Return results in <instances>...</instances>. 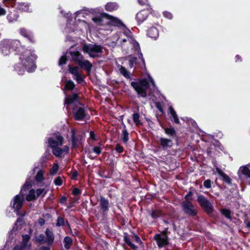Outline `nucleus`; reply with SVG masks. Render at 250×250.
Here are the masks:
<instances>
[{"label": "nucleus", "mask_w": 250, "mask_h": 250, "mask_svg": "<svg viewBox=\"0 0 250 250\" xmlns=\"http://www.w3.org/2000/svg\"><path fill=\"white\" fill-rule=\"evenodd\" d=\"M12 51L17 50L19 55L20 63L15 66V70L19 75L23 74L25 70L28 72H32L35 71L36 66L35 61L36 56L31 50L25 49L24 47L19 45L10 44Z\"/></svg>", "instance_id": "obj_1"}, {"label": "nucleus", "mask_w": 250, "mask_h": 250, "mask_svg": "<svg viewBox=\"0 0 250 250\" xmlns=\"http://www.w3.org/2000/svg\"><path fill=\"white\" fill-rule=\"evenodd\" d=\"M65 104H67L66 108L70 104H74L73 114L76 120H83L86 116L85 110L83 104L78 102V95L74 94L65 98Z\"/></svg>", "instance_id": "obj_2"}, {"label": "nucleus", "mask_w": 250, "mask_h": 250, "mask_svg": "<svg viewBox=\"0 0 250 250\" xmlns=\"http://www.w3.org/2000/svg\"><path fill=\"white\" fill-rule=\"evenodd\" d=\"M84 53L88 54L89 57L94 58L101 56L103 52V47L96 44H84L83 46Z\"/></svg>", "instance_id": "obj_3"}, {"label": "nucleus", "mask_w": 250, "mask_h": 250, "mask_svg": "<svg viewBox=\"0 0 250 250\" xmlns=\"http://www.w3.org/2000/svg\"><path fill=\"white\" fill-rule=\"evenodd\" d=\"M131 85L140 96L142 97L146 96V90L149 87V84L146 79L132 82Z\"/></svg>", "instance_id": "obj_4"}, {"label": "nucleus", "mask_w": 250, "mask_h": 250, "mask_svg": "<svg viewBox=\"0 0 250 250\" xmlns=\"http://www.w3.org/2000/svg\"><path fill=\"white\" fill-rule=\"evenodd\" d=\"M24 194L21 193L16 195L11 202V206L14 209L17 215L23 217V214L21 213L20 210L24 202Z\"/></svg>", "instance_id": "obj_5"}, {"label": "nucleus", "mask_w": 250, "mask_h": 250, "mask_svg": "<svg viewBox=\"0 0 250 250\" xmlns=\"http://www.w3.org/2000/svg\"><path fill=\"white\" fill-rule=\"evenodd\" d=\"M20 41L19 40H3L1 41L0 43L1 52L5 56L9 55L11 50L10 47V44L19 45Z\"/></svg>", "instance_id": "obj_6"}, {"label": "nucleus", "mask_w": 250, "mask_h": 250, "mask_svg": "<svg viewBox=\"0 0 250 250\" xmlns=\"http://www.w3.org/2000/svg\"><path fill=\"white\" fill-rule=\"evenodd\" d=\"M181 205L182 209L186 214L191 216H194L197 214V210L190 201L185 200Z\"/></svg>", "instance_id": "obj_7"}, {"label": "nucleus", "mask_w": 250, "mask_h": 250, "mask_svg": "<svg viewBox=\"0 0 250 250\" xmlns=\"http://www.w3.org/2000/svg\"><path fill=\"white\" fill-rule=\"evenodd\" d=\"M197 201L203 209L208 214H210L213 211L212 204L203 195H199L197 198Z\"/></svg>", "instance_id": "obj_8"}, {"label": "nucleus", "mask_w": 250, "mask_h": 250, "mask_svg": "<svg viewBox=\"0 0 250 250\" xmlns=\"http://www.w3.org/2000/svg\"><path fill=\"white\" fill-rule=\"evenodd\" d=\"M240 179L250 185V166L245 165L239 168L238 171Z\"/></svg>", "instance_id": "obj_9"}, {"label": "nucleus", "mask_w": 250, "mask_h": 250, "mask_svg": "<svg viewBox=\"0 0 250 250\" xmlns=\"http://www.w3.org/2000/svg\"><path fill=\"white\" fill-rule=\"evenodd\" d=\"M124 34L127 36V40L129 42H133V47H134V49L138 52V57L140 59H141V61H142V65H141L140 64V67L142 68V67L145 68L146 66H145V59L143 58L142 53L141 52L140 47L139 43L137 42H136V41H134L132 40V39L129 38L131 34V33L129 30H127L126 31H125Z\"/></svg>", "instance_id": "obj_10"}, {"label": "nucleus", "mask_w": 250, "mask_h": 250, "mask_svg": "<svg viewBox=\"0 0 250 250\" xmlns=\"http://www.w3.org/2000/svg\"><path fill=\"white\" fill-rule=\"evenodd\" d=\"M63 141V137L59 134H56L48 138V143L51 148L57 146H62Z\"/></svg>", "instance_id": "obj_11"}, {"label": "nucleus", "mask_w": 250, "mask_h": 250, "mask_svg": "<svg viewBox=\"0 0 250 250\" xmlns=\"http://www.w3.org/2000/svg\"><path fill=\"white\" fill-rule=\"evenodd\" d=\"M154 239L159 248L165 247L168 244V236L165 233L156 234Z\"/></svg>", "instance_id": "obj_12"}, {"label": "nucleus", "mask_w": 250, "mask_h": 250, "mask_svg": "<svg viewBox=\"0 0 250 250\" xmlns=\"http://www.w3.org/2000/svg\"><path fill=\"white\" fill-rule=\"evenodd\" d=\"M52 153L57 157H62L67 154L69 151V147L67 146H57L52 148Z\"/></svg>", "instance_id": "obj_13"}, {"label": "nucleus", "mask_w": 250, "mask_h": 250, "mask_svg": "<svg viewBox=\"0 0 250 250\" xmlns=\"http://www.w3.org/2000/svg\"><path fill=\"white\" fill-rule=\"evenodd\" d=\"M69 70L73 75V79L75 80L78 83H82L83 82L82 75L80 72L78 67H71L69 65Z\"/></svg>", "instance_id": "obj_14"}, {"label": "nucleus", "mask_w": 250, "mask_h": 250, "mask_svg": "<svg viewBox=\"0 0 250 250\" xmlns=\"http://www.w3.org/2000/svg\"><path fill=\"white\" fill-rule=\"evenodd\" d=\"M99 207L102 213L106 214L109 210V201L103 196H101L99 201Z\"/></svg>", "instance_id": "obj_15"}, {"label": "nucleus", "mask_w": 250, "mask_h": 250, "mask_svg": "<svg viewBox=\"0 0 250 250\" xmlns=\"http://www.w3.org/2000/svg\"><path fill=\"white\" fill-rule=\"evenodd\" d=\"M158 142L164 150L171 147L173 145L171 140L162 137L159 138Z\"/></svg>", "instance_id": "obj_16"}, {"label": "nucleus", "mask_w": 250, "mask_h": 250, "mask_svg": "<svg viewBox=\"0 0 250 250\" xmlns=\"http://www.w3.org/2000/svg\"><path fill=\"white\" fill-rule=\"evenodd\" d=\"M71 142L73 147H77L81 144L80 136L76 134L74 130H71Z\"/></svg>", "instance_id": "obj_17"}, {"label": "nucleus", "mask_w": 250, "mask_h": 250, "mask_svg": "<svg viewBox=\"0 0 250 250\" xmlns=\"http://www.w3.org/2000/svg\"><path fill=\"white\" fill-rule=\"evenodd\" d=\"M78 64L81 68L85 69L88 73L90 72L92 65L89 61L83 59Z\"/></svg>", "instance_id": "obj_18"}, {"label": "nucleus", "mask_w": 250, "mask_h": 250, "mask_svg": "<svg viewBox=\"0 0 250 250\" xmlns=\"http://www.w3.org/2000/svg\"><path fill=\"white\" fill-rule=\"evenodd\" d=\"M45 234L46 237L44 242L48 245H52L54 241V235L53 232L50 229H47L45 231Z\"/></svg>", "instance_id": "obj_19"}, {"label": "nucleus", "mask_w": 250, "mask_h": 250, "mask_svg": "<svg viewBox=\"0 0 250 250\" xmlns=\"http://www.w3.org/2000/svg\"><path fill=\"white\" fill-rule=\"evenodd\" d=\"M20 33L23 37L27 38L30 42H34V37L30 31L23 28L20 29Z\"/></svg>", "instance_id": "obj_20"}, {"label": "nucleus", "mask_w": 250, "mask_h": 250, "mask_svg": "<svg viewBox=\"0 0 250 250\" xmlns=\"http://www.w3.org/2000/svg\"><path fill=\"white\" fill-rule=\"evenodd\" d=\"M147 12L146 10L140 11L136 14V19L139 23L143 22L147 18Z\"/></svg>", "instance_id": "obj_21"}, {"label": "nucleus", "mask_w": 250, "mask_h": 250, "mask_svg": "<svg viewBox=\"0 0 250 250\" xmlns=\"http://www.w3.org/2000/svg\"><path fill=\"white\" fill-rule=\"evenodd\" d=\"M70 55H71L72 60L77 62L78 63L82 60L83 59V56L78 51H70Z\"/></svg>", "instance_id": "obj_22"}, {"label": "nucleus", "mask_w": 250, "mask_h": 250, "mask_svg": "<svg viewBox=\"0 0 250 250\" xmlns=\"http://www.w3.org/2000/svg\"><path fill=\"white\" fill-rule=\"evenodd\" d=\"M107 18L109 20H110V23L114 26L121 27L124 26L125 27L124 24L119 19L113 17L112 16H109L107 14Z\"/></svg>", "instance_id": "obj_23"}, {"label": "nucleus", "mask_w": 250, "mask_h": 250, "mask_svg": "<svg viewBox=\"0 0 250 250\" xmlns=\"http://www.w3.org/2000/svg\"><path fill=\"white\" fill-rule=\"evenodd\" d=\"M216 171L219 176L221 177V179L226 183L229 184L231 183V179L225 173H224L219 168H216Z\"/></svg>", "instance_id": "obj_24"}, {"label": "nucleus", "mask_w": 250, "mask_h": 250, "mask_svg": "<svg viewBox=\"0 0 250 250\" xmlns=\"http://www.w3.org/2000/svg\"><path fill=\"white\" fill-rule=\"evenodd\" d=\"M121 139L124 143L126 144L129 140V133L127 132L125 126L124 125L121 134Z\"/></svg>", "instance_id": "obj_25"}, {"label": "nucleus", "mask_w": 250, "mask_h": 250, "mask_svg": "<svg viewBox=\"0 0 250 250\" xmlns=\"http://www.w3.org/2000/svg\"><path fill=\"white\" fill-rule=\"evenodd\" d=\"M147 35L152 38H156L158 35V31L156 27H152L147 31Z\"/></svg>", "instance_id": "obj_26"}, {"label": "nucleus", "mask_w": 250, "mask_h": 250, "mask_svg": "<svg viewBox=\"0 0 250 250\" xmlns=\"http://www.w3.org/2000/svg\"><path fill=\"white\" fill-rule=\"evenodd\" d=\"M169 112L171 115V117L173 118V121L176 123V124H180V121L178 119V116L175 112V111L174 110V109L172 108V106H169Z\"/></svg>", "instance_id": "obj_27"}, {"label": "nucleus", "mask_w": 250, "mask_h": 250, "mask_svg": "<svg viewBox=\"0 0 250 250\" xmlns=\"http://www.w3.org/2000/svg\"><path fill=\"white\" fill-rule=\"evenodd\" d=\"M105 9L107 11L112 12L118 9V6L116 3L109 2L105 5Z\"/></svg>", "instance_id": "obj_28"}, {"label": "nucleus", "mask_w": 250, "mask_h": 250, "mask_svg": "<svg viewBox=\"0 0 250 250\" xmlns=\"http://www.w3.org/2000/svg\"><path fill=\"white\" fill-rule=\"evenodd\" d=\"M124 239L125 242L126 243V244L131 248H132L133 249H136L137 248V247L134 244H133L131 242V241L127 233H124Z\"/></svg>", "instance_id": "obj_29"}, {"label": "nucleus", "mask_w": 250, "mask_h": 250, "mask_svg": "<svg viewBox=\"0 0 250 250\" xmlns=\"http://www.w3.org/2000/svg\"><path fill=\"white\" fill-rule=\"evenodd\" d=\"M149 214L154 219L159 218L162 215L161 211L159 209H152L149 211Z\"/></svg>", "instance_id": "obj_30"}, {"label": "nucleus", "mask_w": 250, "mask_h": 250, "mask_svg": "<svg viewBox=\"0 0 250 250\" xmlns=\"http://www.w3.org/2000/svg\"><path fill=\"white\" fill-rule=\"evenodd\" d=\"M44 173L43 171L42 170H40L37 173L35 176V180L37 183H42L44 180Z\"/></svg>", "instance_id": "obj_31"}, {"label": "nucleus", "mask_w": 250, "mask_h": 250, "mask_svg": "<svg viewBox=\"0 0 250 250\" xmlns=\"http://www.w3.org/2000/svg\"><path fill=\"white\" fill-rule=\"evenodd\" d=\"M37 198V196L36 194V191L34 189H31L28 194L27 195L26 197V199L28 201H31L35 200Z\"/></svg>", "instance_id": "obj_32"}, {"label": "nucleus", "mask_w": 250, "mask_h": 250, "mask_svg": "<svg viewBox=\"0 0 250 250\" xmlns=\"http://www.w3.org/2000/svg\"><path fill=\"white\" fill-rule=\"evenodd\" d=\"M63 243L65 249L68 250L72 244V239L69 236H66L64 238Z\"/></svg>", "instance_id": "obj_33"}, {"label": "nucleus", "mask_w": 250, "mask_h": 250, "mask_svg": "<svg viewBox=\"0 0 250 250\" xmlns=\"http://www.w3.org/2000/svg\"><path fill=\"white\" fill-rule=\"evenodd\" d=\"M30 239V237L29 235H28L27 234L23 235L22 236V240L21 245L20 246L23 249L25 248L27 245V243H28V241H29Z\"/></svg>", "instance_id": "obj_34"}, {"label": "nucleus", "mask_w": 250, "mask_h": 250, "mask_svg": "<svg viewBox=\"0 0 250 250\" xmlns=\"http://www.w3.org/2000/svg\"><path fill=\"white\" fill-rule=\"evenodd\" d=\"M120 72L126 78L130 79L131 76L129 72L123 66H120L119 68Z\"/></svg>", "instance_id": "obj_35"}, {"label": "nucleus", "mask_w": 250, "mask_h": 250, "mask_svg": "<svg viewBox=\"0 0 250 250\" xmlns=\"http://www.w3.org/2000/svg\"><path fill=\"white\" fill-rule=\"evenodd\" d=\"M18 8L23 11L29 12V5L28 3H21L18 5Z\"/></svg>", "instance_id": "obj_36"}, {"label": "nucleus", "mask_w": 250, "mask_h": 250, "mask_svg": "<svg viewBox=\"0 0 250 250\" xmlns=\"http://www.w3.org/2000/svg\"><path fill=\"white\" fill-rule=\"evenodd\" d=\"M30 187H31L30 180L29 179H27L21 190V194H24L23 191H26Z\"/></svg>", "instance_id": "obj_37"}, {"label": "nucleus", "mask_w": 250, "mask_h": 250, "mask_svg": "<svg viewBox=\"0 0 250 250\" xmlns=\"http://www.w3.org/2000/svg\"><path fill=\"white\" fill-rule=\"evenodd\" d=\"M165 133L169 136H174L176 134V131L175 129L172 127H166L165 128Z\"/></svg>", "instance_id": "obj_38"}, {"label": "nucleus", "mask_w": 250, "mask_h": 250, "mask_svg": "<svg viewBox=\"0 0 250 250\" xmlns=\"http://www.w3.org/2000/svg\"><path fill=\"white\" fill-rule=\"evenodd\" d=\"M7 19L8 20L9 22H13L17 20L19 18L18 15L15 14H9L7 16Z\"/></svg>", "instance_id": "obj_39"}, {"label": "nucleus", "mask_w": 250, "mask_h": 250, "mask_svg": "<svg viewBox=\"0 0 250 250\" xmlns=\"http://www.w3.org/2000/svg\"><path fill=\"white\" fill-rule=\"evenodd\" d=\"M75 87L74 83L71 80L67 81L65 85V88L67 90H72Z\"/></svg>", "instance_id": "obj_40"}, {"label": "nucleus", "mask_w": 250, "mask_h": 250, "mask_svg": "<svg viewBox=\"0 0 250 250\" xmlns=\"http://www.w3.org/2000/svg\"><path fill=\"white\" fill-rule=\"evenodd\" d=\"M221 212L222 214L224 215L227 218H231V211L230 210L227 209H222L221 210Z\"/></svg>", "instance_id": "obj_41"}, {"label": "nucleus", "mask_w": 250, "mask_h": 250, "mask_svg": "<svg viewBox=\"0 0 250 250\" xmlns=\"http://www.w3.org/2000/svg\"><path fill=\"white\" fill-rule=\"evenodd\" d=\"M140 116L139 114L135 113L133 114V120L137 125L141 124V122L139 120Z\"/></svg>", "instance_id": "obj_42"}, {"label": "nucleus", "mask_w": 250, "mask_h": 250, "mask_svg": "<svg viewBox=\"0 0 250 250\" xmlns=\"http://www.w3.org/2000/svg\"><path fill=\"white\" fill-rule=\"evenodd\" d=\"M67 61L66 55V54L63 55L59 60V65L60 66H62L65 64Z\"/></svg>", "instance_id": "obj_43"}, {"label": "nucleus", "mask_w": 250, "mask_h": 250, "mask_svg": "<svg viewBox=\"0 0 250 250\" xmlns=\"http://www.w3.org/2000/svg\"><path fill=\"white\" fill-rule=\"evenodd\" d=\"M46 191L43 188L37 189L36 191L37 197L39 196L40 195H42V196L43 197L46 194Z\"/></svg>", "instance_id": "obj_44"}, {"label": "nucleus", "mask_w": 250, "mask_h": 250, "mask_svg": "<svg viewBox=\"0 0 250 250\" xmlns=\"http://www.w3.org/2000/svg\"><path fill=\"white\" fill-rule=\"evenodd\" d=\"M64 225V220L63 218L61 216H59L57 220L56 226L60 227Z\"/></svg>", "instance_id": "obj_45"}, {"label": "nucleus", "mask_w": 250, "mask_h": 250, "mask_svg": "<svg viewBox=\"0 0 250 250\" xmlns=\"http://www.w3.org/2000/svg\"><path fill=\"white\" fill-rule=\"evenodd\" d=\"M59 167L58 164H55L53 165L52 167L50 170V173L51 175H54L58 171Z\"/></svg>", "instance_id": "obj_46"}, {"label": "nucleus", "mask_w": 250, "mask_h": 250, "mask_svg": "<svg viewBox=\"0 0 250 250\" xmlns=\"http://www.w3.org/2000/svg\"><path fill=\"white\" fill-rule=\"evenodd\" d=\"M93 151L97 155H99L102 152V148L100 146H96L93 148Z\"/></svg>", "instance_id": "obj_47"}, {"label": "nucleus", "mask_w": 250, "mask_h": 250, "mask_svg": "<svg viewBox=\"0 0 250 250\" xmlns=\"http://www.w3.org/2000/svg\"><path fill=\"white\" fill-rule=\"evenodd\" d=\"M137 58L132 57L131 58L129 61V67L132 68L134 64L136 63Z\"/></svg>", "instance_id": "obj_48"}, {"label": "nucleus", "mask_w": 250, "mask_h": 250, "mask_svg": "<svg viewBox=\"0 0 250 250\" xmlns=\"http://www.w3.org/2000/svg\"><path fill=\"white\" fill-rule=\"evenodd\" d=\"M54 183L57 186H61L62 184V181L61 177H58L57 178H56L54 180Z\"/></svg>", "instance_id": "obj_49"}, {"label": "nucleus", "mask_w": 250, "mask_h": 250, "mask_svg": "<svg viewBox=\"0 0 250 250\" xmlns=\"http://www.w3.org/2000/svg\"><path fill=\"white\" fill-rule=\"evenodd\" d=\"M211 182L210 180L208 179L204 181V186L207 188H209L211 187Z\"/></svg>", "instance_id": "obj_50"}, {"label": "nucleus", "mask_w": 250, "mask_h": 250, "mask_svg": "<svg viewBox=\"0 0 250 250\" xmlns=\"http://www.w3.org/2000/svg\"><path fill=\"white\" fill-rule=\"evenodd\" d=\"M115 150L118 153H122L124 151V148L122 146L119 144H117L115 147Z\"/></svg>", "instance_id": "obj_51"}, {"label": "nucleus", "mask_w": 250, "mask_h": 250, "mask_svg": "<svg viewBox=\"0 0 250 250\" xmlns=\"http://www.w3.org/2000/svg\"><path fill=\"white\" fill-rule=\"evenodd\" d=\"M38 240L39 242H42V243H45L44 241L45 240V237L44 236L43 234H41L40 235L38 239Z\"/></svg>", "instance_id": "obj_52"}, {"label": "nucleus", "mask_w": 250, "mask_h": 250, "mask_svg": "<svg viewBox=\"0 0 250 250\" xmlns=\"http://www.w3.org/2000/svg\"><path fill=\"white\" fill-rule=\"evenodd\" d=\"M72 193L74 195H78L81 194V191L78 188H74L73 190Z\"/></svg>", "instance_id": "obj_53"}, {"label": "nucleus", "mask_w": 250, "mask_h": 250, "mask_svg": "<svg viewBox=\"0 0 250 250\" xmlns=\"http://www.w3.org/2000/svg\"><path fill=\"white\" fill-rule=\"evenodd\" d=\"M163 15L165 17H166L169 19H171L172 18V14L167 12H164Z\"/></svg>", "instance_id": "obj_54"}, {"label": "nucleus", "mask_w": 250, "mask_h": 250, "mask_svg": "<svg viewBox=\"0 0 250 250\" xmlns=\"http://www.w3.org/2000/svg\"><path fill=\"white\" fill-rule=\"evenodd\" d=\"M5 5H6L8 3L10 4L11 6H13V4L15 0H3Z\"/></svg>", "instance_id": "obj_55"}, {"label": "nucleus", "mask_w": 250, "mask_h": 250, "mask_svg": "<svg viewBox=\"0 0 250 250\" xmlns=\"http://www.w3.org/2000/svg\"><path fill=\"white\" fill-rule=\"evenodd\" d=\"M133 238L134 239V241L136 243H139L141 242V240L140 237L138 236H137V235H133Z\"/></svg>", "instance_id": "obj_56"}, {"label": "nucleus", "mask_w": 250, "mask_h": 250, "mask_svg": "<svg viewBox=\"0 0 250 250\" xmlns=\"http://www.w3.org/2000/svg\"><path fill=\"white\" fill-rule=\"evenodd\" d=\"M138 2L141 5L147 4V0H138Z\"/></svg>", "instance_id": "obj_57"}, {"label": "nucleus", "mask_w": 250, "mask_h": 250, "mask_svg": "<svg viewBox=\"0 0 250 250\" xmlns=\"http://www.w3.org/2000/svg\"><path fill=\"white\" fill-rule=\"evenodd\" d=\"M38 222L41 226H43L45 224V220L44 219H43L42 218H40L38 220Z\"/></svg>", "instance_id": "obj_58"}, {"label": "nucleus", "mask_w": 250, "mask_h": 250, "mask_svg": "<svg viewBox=\"0 0 250 250\" xmlns=\"http://www.w3.org/2000/svg\"><path fill=\"white\" fill-rule=\"evenodd\" d=\"M6 10L0 6V16L6 14Z\"/></svg>", "instance_id": "obj_59"}, {"label": "nucleus", "mask_w": 250, "mask_h": 250, "mask_svg": "<svg viewBox=\"0 0 250 250\" xmlns=\"http://www.w3.org/2000/svg\"><path fill=\"white\" fill-rule=\"evenodd\" d=\"M90 138L93 140H96V139L95 138V134H94V132L92 131H90Z\"/></svg>", "instance_id": "obj_60"}, {"label": "nucleus", "mask_w": 250, "mask_h": 250, "mask_svg": "<svg viewBox=\"0 0 250 250\" xmlns=\"http://www.w3.org/2000/svg\"><path fill=\"white\" fill-rule=\"evenodd\" d=\"M192 195V193L191 192H189V193L185 196L186 200H188L191 198V197Z\"/></svg>", "instance_id": "obj_61"}, {"label": "nucleus", "mask_w": 250, "mask_h": 250, "mask_svg": "<svg viewBox=\"0 0 250 250\" xmlns=\"http://www.w3.org/2000/svg\"><path fill=\"white\" fill-rule=\"evenodd\" d=\"M66 201V198L65 196H62L61 197L60 199V203L62 204H63Z\"/></svg>", "instance_id": "obj_62"}, {"label": "nucleus", "mask_w": 250, "mask_h": 250, "mask_svg": "<svg viewBox=\"0 0 250 250\" xmlns=\"http://www.w3.org/2000/svg\"><path fill=\"white\" fill-rule=\"evenodd\" d=\"M244 223L246 224V227L248 228L250 230V221L248 220H246Z\"/></svg>", "instance_id": "obj_63"}, {"label": "nucleus", "mask_w": 250, "mask_h": 250, "mask_svg": "<svg viewBox=\"0 0 250 250\" xmlns=\"http://www.w3.org/2000/svg\"><path fill=\"white\" fill-rule=\"evenodd\" d=\"M23 250V249L19 245L15 246L13 249V250Z\"/></svg>", "instance_id": "obj_64"}]
</instances>
